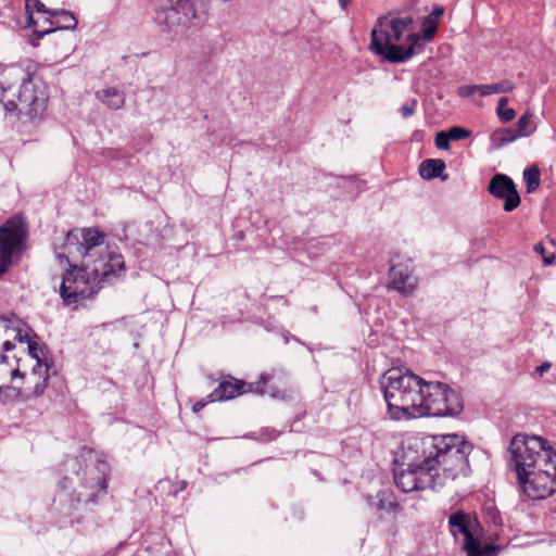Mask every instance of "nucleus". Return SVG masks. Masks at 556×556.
I'll return each mask as SVG.
<instances>
[{
  "label": "nucleus",
  "instance_id": "f257e3e1",
  "mask_svg": "<svg viewBox=\"0 0 556 556\" xmlns=\"http://www.w3.org/2000/svg\"><path fill=\"white\" fill-rule=\"evenodd\" d=\"M124 257L115 252H106L91 262H83L81 267L71 266L62 278L60 295L65 305L78 304L93 296L101 289V283L111 281L124 270Z\"/></svg>",
  "mask_w": 556,
  "mask_h": 556
},
{
  "label": "nucleus",
  "instance_id": "f03ea898",
  "mask_svg": "<svg viewBox=\"0 0 556 556\" xmlns=\"http://www.w3.org/2000/svg\"><path fill=\"white\" fill-rule=\"evenodd\" d=\"M413 447L421 452L424 462L431 465L433 471L441 473L442 485L468 472L472 444L458 434L428 435L415 441Z\"/></svg>",
  "mask_w": 556,
  "mask_h": 556
},
{
  "label": "nucleus",
  "instance_id": "7ed1b4c3",
  "mask_svg": "<svg viewBox=\"0 0 556 556\" xmlns=\"http://www.w3.org/2000/svg\"><path fill=\"white\" fill-rule=\"evenodd\" d=\"M412 24L413 18L410 16L379 17L371 30L369 50L390 63H401L412 58L422 49L418 34H409L407 36L408 47L396 43Z\"/></svg>",
  "mask_w": 556,
  "mask_h": 556
},
{
  "label": "nucleus",
  "instance_id": "20e7f679",
  "mask_svg": "<svg viewBox=\"0 0 556 556\" xmlns=\"http://www.w3.org/2000/svg\"><path fill=\"white\" fill-rule=\"evenodd\" d=\"M421 382L424 379L410 370L391 368L384 374L381 384L392 419L418 418L417 407L420 401Z\"/></svg>",
  "mask_w": 556,
  "mask_h": 556
},
{
  "label": "nucleus",
  "instance_id": "39448f33",
  "mask_svg": "<svg viewBox=\"0 0 556 556\" xmlns=\"http://www.w3.org/2000/svg\"><path fill=\"white\" fill-rule=\"evenodd\" d=\"M10 75L20 77L22 85L17 91L11 92V86H1L2 94L0 101L8 112L17 111L30 121L41 119L47 111L48 92L46 86L36 81L29 74L24 73L21 67L12 66Z\"/></svg>",
  "mask_w": 556,
  "mask_h": 556
},
{
  "label": "nucleus",
  "instance_id": "423d86ee",
  "mask_svg": "<svg viewBox=\"0 0 556 556\" xmlns=\"http://www.w3.org/2000/svg\"><path fill=\"white\" fill-rule=\"evenodd\" d=\"M155 11V23L164 33L185 35L199 29L206 17L208 0H165Z\"/></svg>",
  "mask_w": 556,
  "mask_h": 556
},
{
  "label": "nucleus",
  "instance_id": "0eeeda50",
  "mask_svg": "<svg viewBox=\"0 0 556 556\" xmlns=\"http://www.w3.org/2000/svg\"><path fill=\"white\" fill-rule=\"evenodd\" d=\"M464 405L459 394L442 382H421L420 401H418V417L457 416Z\"/></svg>",
  "mask_w": 556,
  "mask_h": 556
},
{
  "label": "nucleus",
  "instance_id": "6e6552de",
  "mask_svg": "<svg viewBox=\"0 0 556 556\" xmlns=\"http://www.w3.org/2000/svg\"><path fill=\"white\" fill-rule=\"evenodd\" d=\"M28 228L24 218L13 216L0 227V277L26 250Z\"/></svg>",
  "mask_w": 556,
  "mask_h": 556
},
{
  "label": "nucleus",
  "instance_id": "1a4fd4ad",
  "mask_svg": "<svg viewBox=\"0 0 556 556\" xmlns=\"http://www.w3.org/2000/svg\"><path fill=\"white\" fill-rule=\"evenodd\" d=\"M424 462L421 455L418 460L410 463L406 470L394 473V481L403 492L422 491L442 486V477L439 471Z\"/></svg>",
  "mask_w": 556,
  "mask_h": 556
},
{
  "label": "nucleus",
  "instance_id": "9d476101",
  "mask_svg": "<svg viewBox=\"0 0 556 556\" xmlns=\"http://www.w3.org/2000/svg\"><path fill=\"white\" fill-rule=\"evenodd\" d=\"M556 490V464L546 462L544 466L526 468L523 456V495L540 501L551 496Z\"/></svg>",
  "mask_w": 556,
  "mask_h": 556
},
{
  "label": "nucleus",
  "instance_id": "9b49d317",
  "mask_svg": "<svg viewBox=\"0 0 556 556\" xmlns=\"http://www.w3.org/2000/svg\"><path fill=\"white\" fill-rule=\"evenodd\" d=\"M66 466L71 468L73 471H76V476L80 482V485L86 489V495L89 497L97 496L100 492L105 491L108 488V478H106V464L102 462H97L92 466H86V469H83V463L79 458H74L67 462Z\"/></svg>",
  "mask_w": 556,
  "mask_h": 556
},
{
  "label": "nucleus",
  "instance_id": "f8f14e48",
  "mask_svg": "<svg viewBox=\"0 0 556 556\" xmlns=\"http://www.w3.org/2000/svg\"><path fill=\"white\" fill-rule=\"evenodd\" d=\"M83 242H79L78 235L74 232H68L65 238V245L68 250L70 254H73L75 249L76 252L81 254L83 262H91L97 260L100 255H105L106 252H110L108 249L104 253H99L97 248L103 243L104 233L100 232L97 229H84L81 231Z\"/></svg>",
  "mask_w": 556,
  "mask_h": 556
},
{
  "label": "nucleus",
  "instance_id": "ddd939ff",
  "mask_svg": "<svg viewBox=\"0 0 556 556\" xmlns=\"http://www.w3.org/2000/svg\"><path fill=\"white\" fill-rule=\"evenodd\" d=\"M555 455L548 442L540 435L523 433V456L526 468L544 466L546 462H553Z\"/></svg>",
  "mask_w": 556,
  "mask_h": 556
},
{
  "label": "nucleus",
  "instance_id": "4468645a",
  "mask_svg": "<svg viewBox=\"0 0 556 556\" xmlns=\"http://www.w3.org/2000/svg\"><path fill=\"white\" fill-rule=\"evenodd\" d=\"M15 338L20 342L26 341L28 343V354L31 358L36 359V365L33 368L31 375L37 376L41 381L35 383L33 394L35 396H40L43 394L49 380V365L43 357V351L36 341L29 339L27 333L22 334V332L18 331Z\"/></svg>",
  "mask_w": 556,
  "mask_h": 556
},
{
  "label": "nucleus",
  "instance_id": "2eb2a0df",
  "mask_svg": "<svg viewBox=\"0 0 556 556\" xmlns=\"http://www.w3.org/2000/svg\"><path fill=\"white\" fill-rule=\"evenodd\" d=\"M489 192L495 198L505 201L504 210L511 212L520 204V197L514 181L504 174L493 176L488 187Z\"/></svg>",
  "mask_w": 556,
  "mask_h": 556
},
{
  "label": "nucleus",
  "instance_id": "dca6fc26",
  "mask_svg": "<svg viewBox=\"0 0 556 556\" xmlns=\"http://www.w3.org/2000/svg\"><path fill=\"white\" fill-rule=\"evenodd\" d=\"M43 25L48 24V27L36 28L34 34L38 39H41L45 35L55 31L56 29H75L77 26V20L71 11L61 9L52 10L49 17H45L42 21Z\"/></svg>",
  "mask_w": 556,
  "mask_h": 556
},
{
  "label": "nucleus",
  "instance_id": "f3484780",
  "mask_svg": "<svg viewBox=\"0 0 556 556\" xmlns=\"http://www.w3.org/2000/svg\"><path fill=\"white\" fill-rule=\"evenodd\" d=\"M247 386L249 384L242 380L228 377L223 380L211 394L207 395L208 402L235 399L236 396L249 391V389H245Z\"/></svg>",
  "mask_w": 556,
  "mask_h": 556
},
{
  "label": "nucleus",
  "instance_id": "a211bd4d",
  "mask_svg": "<svg viewBox=\"0 0 556 556\" xmlns=\"http://www.w3.org/2000/svg\"><path fill=\"white\" fill-rule=\"evenodd\" d=\"M471 526L472 520L470 515L463 510L455 511L448 517L450 532L457 541L462 538L463 543H466L473 538Z\"/></svg>",
  "mask_w": 556,
  "mask_h": 556
},
{
  "label": "nucleus",
  "instance_id": "6ab92c4d",
  "mask_svg": "<svg viewBox=\"0 0 556 556\" xmlns=\"http://www.w3.org/2000/svg\"><path fill=\"white\" fill-rule=\"evenodd\" d=\"M390 286L394 290L407 295L416 288V279L410 275L407 268L402 266H392L390 269Z\"/></svg>",
  "mask_w": 556,
  "mask_h": 556
},
{
  "label": "nucleus",
  "instance_id": "aec40b11",
  "mask_svg": "<svg viewBox=\"0 0 556 556\" xmlns=\"http://www.w3.org/2000/svg\"><path fill=\"white\" fill-rule=\"evenodd\" d=\"M96 98L110 110H119L124 106L125 92L115 87H108L96 92Z\"/></svg>",
  "mask_w": 556,
  "mask_h": 556
},
{
  "label": "nucleus",
  "instance_id": "412c9836",
  "mask_svg": "<svg viewBox=\"0 0 556 556\" xmlns=\"http://www.w3.org/2000/svg\"><path fill=\"white\" fill-rule=\"evenodd\" d=\"M273 376L269 374H262L257 383L249 384V391L257 392L260 394H268L274 399L285 400L287 397L286 390L274 384H269Z\"/></svg>",
  "mask_w": 556,
  "mask_h": 556
},
{
  "label": "nucleus",
  "instance_id": "4be33fe9",
  "mask_svg": "<svg viewBox=\"0 0 556 556\" xmlns=\"http://www.w3.org/2000/svg\"><path fill=\"white\" fill-rule=\"evenodd\" d=\"M520 434L513 437L508 447V467L516 473L517 485L521 489V445L519 441Z\"/></svg>",
  "mask_w": 556,
  "mask_h": 556
},
{
  "label": "nucleus",
  "instance_id": "5701e85b",
  "mask_svg": "<svg viewBox=\"0 0 556 556\" xmlns=\"http://www.w3.org/2000/svg\"><path fill=\"white\" fill-rule=\"evenodd\" d=\"M462 544L467 556H496L498 551L497 546L483 543L475 536Z\"/></svg>",
  "mask_w": 556,
  "mask_h": 556
},
{
  "label": "nucleus",
  "instance_id": "b1692460",
  "mask_svg": "<svg viewBox=\"0 0 556 556\" xmlns=\"http://www.w3.org/2000/svg\"><path fill=\"white\" fill-rule=\"evenodd\" d=\"M516 126L518 128L517 130H514L511 128H502L494 131L491 135L492 146L498 149L505 146L506 143L515 141L521 132V118L517 121Z\"/></svg>",
  "mask_w": 556,
  "mask_h": 556
},
{
  "label": "nucleus",
  "instance_id": "393cba45",
  "mask_svg": "<svg viewBox=\"0 0 556 556\" xmlns=\"http://www.w3.org/2000/svg\"><path fill=\"white\" fill-rule=\"evenodd\" d=\"M445 169V163L439 159H428L420 163L418 172L419 175L427 180L441 177Z\"/></svg>",
  "mask_w": 556,
  "mask_h": 556
},
{
  "label": "nucleus",
  "instance_id": "a878e982",
  "mask_svg": "<svg viewBox=\"0 0 556 556\" xmlns=\"http://www.w3.org/2000/svg\"><path fill=\"white\" fill-rule=\"evenodd\" d=\"M523 182L527 193H533L540 188L541 170L536 164H532L523 169Z\"/></svg>",
  "mask_w": 556,
  "mask_h": 556
},
{
  "label": "nucleus",
  "instance_id": "bb28decb",
  "mask_svg": "<svg viewBox=\"0 0 556 556\" xmlns=\"http://www.w3.org/2000/svg\"><path fill=\"white\" fill-rule=\"evenodd\" d=\"M42 13L45 17H49L52 10L46 8V5L39 0H27L26 1V12L28 13V22L34 26V30L36 28H42L45 25L39 24V20H35L33 17V12Z\"/></svg>",
  "mask_w": 556,
  "mask_h": 556
},
{
  "label": "nucleus",
  "instance_id": "cd10ccee",
  "mask_svg": "<svg viewBox=\"0 0 556 556\" xmlns=\"http://www.w3.org/2000/svg\"><path fill=\"white\" fill-rule=\"evenodd\" d=\"M513 86L508 80H504L501 83L488 84V85H479V94L481 97L503 93L511 90Z\"/></svg>",
  "mask_w": 556,
  "mask_h": 556
},
{
  "label": "nucleus",
  "instance_id": "c85d7f7f",
  "mask_svg": "<svg viewBox=\"0 0 556 556\" xmlns=\"http://www.w3.org/2000/svg\"><path fill=\"white\" fill-rule=\"evenodd\" d=\"M540 122L541 118L539 115L530 113L529 111L523 113V137L532 135Z\"/></svg>",
  "mask_w": 556,
  "mask_h": 556
},
{
  "label": "nucleus",
  "instance_id": "c756f323",
  "mask_svg": "<svg viewBox=\"0 0 556 556\" xmlns=\"http://www.w3.org/2000/svg\"><path fill=\"white\" fill-rule=\"evenodd\" d=\"M507 103H508V99L505 97H502L498 100L497 108H496L497 115L505 123L513 121L516 116L515 110L506 109Z\"/></svg>",
  "mask_w": 556,
  "mask_h": 556
},
{
  "label": "nucleus",
  "instance_id": "7c9ffc66",
  "mask_svg": "<svg viewBox=\"0 0 556 556\" xmlns=\"http://www.w3.org/2000/svg\"><path fill=\"white\" fill-rule=\"evenodd\" d=\"M447 132H448V138H451V140H453V141L467 139L471 135L470 130L465 129L459 126L451 127L447 130Z\"/></svg>",
  "mask_w": 556,
  "mask_h": 556
},
{
  "label": "nucleus",
  "instance_id": "2f4dec72",
  "mask_svg": "<svg viewBox=\"0 0 556 556\" xmlns=\"http://www.w3.org/2000/svg\"><path fill=\"white\" fill-rule=\"evenodd\" d=\"M451 138H448L447 131H439L435 135L434 143L438 149L447 150L450 148Z\"/></svg>",
  "mask_w": 556,
  "mask_h": 556
},
{
  "label": "nucleus",
  "instance_id": "473e14b6",
  "mask_svg": "<svg viewBox=\"0 0 556 556\" xmlns=\"http://www.w3.org/2000/svg\"><path fill=\"white\" fill-rule=\"evenodd\" d=\"M437 31V24L428 16L424 23V39L430 40Z\"/></svg>",
  "mask_w": 556,
  "mask_h": 556
},
{
  "label": "nucleus",
  "instance_id": "72a5a7b5",
  "mask_svg": "<svg viewBox=\"0 0 556 556\" xmlns=\"http://www.w3.org/2000/svg\"><path fill=\"white\" fill-rule=\"evenodd\" d=\"M533 250L535 253L540 254L543 257V262L545 265H551L554 262L555 254L554 253L546 254L543 243H541V242L536 243L533 247Z\"/></svg>",
  "mask_w": 556,
  "mask_h": 556
},
{
  "label": "nucleus",
  "instance_id": "f704fd0d",
  "mask_svg": "<svg viewBox=\"0 0 556 556\" xmlns=\"http://www.w3.org/2000/svg\"><path fill=\"white\" fill-rule=\"evenodd\" d=\"M416 106H417L416 99H412L409 102L404 103L400 109L402 116L405 118L412 116L416 111Z\"/></svg>",
  "mask_w": 556,
  "mask_h": 556
},
{
  "label": "nucleus",
  "instance_id": "c9c22d12",
  "mask_svg": "<svg viewBox=\"0 0 556 556\" xmlns=\"http://www.w3.org/2000/svg\"><path fill=\"white\" fill-rule=\"evenodd\" d=\"M476 92H479V85H465L458 88V94L460 97L469 98Z\"/></svg>",
  "mask_w": 556,
  "mask_h": 556
},
{
  "label": "nucleus",
  "instance_id": "e433bc0d",
  "mask_svg": "<svg viewBox=\"0 0 556 556\" xmlns=\"http://www.w3.org/2000/svg\"><path fill=\"white\" fill-rule=\"evenodd\" d=\"M397 507H399V504L395 503V502H389V504H388V509L389 510H395ZM378 508L379 509H387V505H386L383 500L379 501Z\"/></svg>",
  "mask_w": 556,
  "mask_h": 556
},
{
  "label": "nucleus",
  "instance_id": "4c0bfd02",
  "mask_svg": "<svg viewBox=\"0 0 556 556\" xmlns=\"http://www.w3.org/2000/svg\"><path fill=\"white\" fill-rule=\"evenodd\" d=\"M207 403H210V402H208V399H207L206 401H205V400L198 401V402H195V403L193 404V406H192V410H193L194 413H198V412L202 410V409L205 407V405H206Z\"/></svg>",
  "mask_w": 556,
  "mask_h": 556
},
{
  "label": "nucleus",
  "instance_id": "58836bf2",
  "mask_svg": "<svg viewBox=\"0 0 556 556\" xmlns=\"http://www.w3.org/2000/svg\"><path fill=\"white\" fill-rule=\"evenodd\" d=\"M551 366V363L544 362L543 364L535 368V372H538L539 375H543L544 372L549 370Z\"/></svg>",
  "mask_w": 556,
  "mask_h": 556
},
{
  "label": "nucleus",
  "instance_id": "ea45409f",
  "mask_svg": "<svg viewBox=\"0 0 556 556\" xmlns=\"http://www.w3.org/2000/svg\"><path fill=\"white\" fill-rule=\"evenodd\" d=\"M2 348H3V351L9 352L15 348V344L12 343L11 341L7 340L2 343Z\"/></svg>",
  "mask_w": 556,
  "mask_h": 556
},
{
  "label": "nucleus",
  "instance_id": "a19ab883",
  "mask_svg": "<svg viewBox=\"0 0 556 556\" xmlns=\"http://www.w3.org/2000/svg\"><path fill=\"white\" fill-rule=\"evenodd\" d=\"M16 377H21V378L24 377V374L18 368L13 369L12 372H11V378L12 379H14Z\"/></svg>",
  "mask_w": 556,
  "mask_h": 556
},
{
  "label": "nucleus",
  "instance_id": "79ce46f5",
  "mask_svg": "<svg viewBox=\"0 0 556 556\" xmlns=\"http://www.w3.org/2000/svg\"><path fill=\"white\" fill-rule=\"evenodd\" d=\"M443 8H435L432 12V15L435 17V18H439L442 14H443Z\"/></svg>",
  "mask_w": 556,
  "mask_h": 556
},
{
  "label": "nucleus",
  "instance_id": "37998d69",
  "mask_svg": "<svg viewBox=\"0 0 556 556\" xmlns=\"http://www.w3.org/2000/svg\"><path fill=\"white\" fill-rule=\"evenodd\" d=\"M351 0H339L340 7L342 9H345L346 5L350 3Z\"/></svg>",
  "mask_w": 556,
  "mask_h": 556
},
{
  "label": "nucleus",
  "instance_id": "c03bdc74",
  "mask_svg": "<svg viewBox=\"0 0 556 556\" xmlns=\"http://www.w3.org/2000/svg\"><path fill=\"white\" fill-rule=\"evenodd\" d=\"M8 359V356L5 354H0V362L5 363Z\"/></svg>",
  "mask_w": 556,
  "mask_h": 556
},
{
  "label": "nucleus",
  "instance_id": "a18cd8bd",
  "mask_svg": "<svg viewBox=\"0 0 556 556\" xmlns=\"http://www.w3.org/2000/svg\"><path fill=\"white\" fill-rule=\"evenodd\" d=\"M3 391V387H0V393Z\"/></svg>",
  "mask_w": 556,
  "mask_h": 556
}]
</instances>
